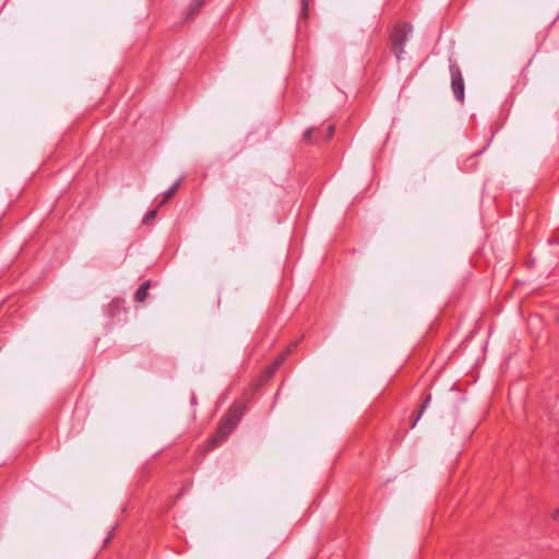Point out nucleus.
Segmentation results:
<instances>
[{"label": "nucleus", "instance_id": "1", "mask_svg": "<svg viewBox=\"0 0 559 559\" xmlns=\"http://www.w3.org/2000/svg\"><path fill=\"white\" fill-rule=\"evenodd\" d=\"M245 414V407L239 405H234L228 414L223 417L217 428L216 433L210 439L209 448L214 449L221 442L226 440V438L230 435V432L235 429L240 418Z\"/></svg>", "mask_w": 559, "mask_h": 559}, {"label": "nucleus", "instance_id": "2", "mask_svg": "<svg viewBox=\"0 0 559 559\" xmlns=\"http://www.w3.org/2000/svg\"><path fill=\"white\" fill-rule=\"evenodd\" d=\"M412 33V26L409 24H397L393 27L391 32V43H392V50L396 57L397 60L401 59L402 55L404 53L405 45L408 40V37Z\"/></svg>", "mask_w": 559, "mask_h": 559}, {"label": "nucleus", "instance_id": "3", "mask_svg": "<svg viewBox=\"0 0 559 559\" xmlns=\"http://www.w3.org/2000/svg\"><path fill=\"white\" fill-rule=\"evenodd\" d=\"M449 70L451 74V90L456 100H464V80L460 67L452 59L449 60Z\"/></svg>", "mask_w": 559, "mask_h": 559}, {"label": "nucleus", "instance_id": "4", "mask_svg": "<svg viewBox=\"0 0 559 559\" xmlns=\"http://www.w3.org/2000/svg\"><path fill=\"white\" fill-rule=\"evenodd\" d=\"M150 286H151L150 281H145L139 286V288L136 289V292L134 294V299L138 302H143L146 299V297L148 295Z\"/></svg>", "mask_w": 559, "mask_h": 559}, {"label": "nucleus", "instance_id": "5", "mask_svg": "<svg viewBox=\"0 0 559 559\" xmlns=\"http://www.w3.org/2000/svg\"><path fill=\"white\" fill-rule=\"evenodd\" d=\"M182 179H178L173 186L163 193V199L160 200L158 206H163L165 203L168 202L169 199L174 197V194L177 192L178 188L181 185Z\"/></svg>", "mask_w": 559, "mask_h": 559}, {"label": "nucleus", "instance_id": "6", "mask_svg": "<svg viewBox=\"0 0 559 559\" xmlns=\"http://www.w3.org/2000/svg\"><path fill=\"white\" fill-rule=\"evenodd\" d=\"M205 1L206 0H193L192 3L190 4L189 14L192 15L195 12H198Z\"/></svg>", "mask_w": 559, "mask_h": 559}, {"label": "nucleus", "instance_id": "7", "mask_svg": "<svg viewBox=\"0 0 559 559\" xmlns=\"http://www.w3.org/2000/svg\"><path fill=\"white\" fill-rule=\"evenodd\" d=\"M156 215H157L156 209L148 211L143 218V223L150 224L156 217Z\"/></svg>", "mask_w": 559, "mask_h": 559}, {"label": "nucleus", "instance_id": "8", "mask_svg": "<svg viewBox=\"0 0 559 559\" xmlns=\"http://www.w3.org/2000/svg\"><path fill=\"white\" fill-rule=\"evenodd\" d=\"M313 132H314L313 128L306 130V132L304 133V141L308 142V143L312 142L313 141L312 140Z\"/></svg>", "mask_w": 559, "mask_h": 559}, {"label": "nucleus", "instance_id": "9", "mask_svg": "<svg viewBox=\"0 0 559 559\" xmlns=\"http://www.w3.org/2000/svg\"><path fill=\"white\" fill-rule=\"evenodd\" d=\"M284 359H285V356H284V355L280 356V357L274 361V364L271 366V370H270V372H271V373H272V372H274V371H275V370L281 366V364L283 362V360H284Z\"/></svg>", "mask_w": 559, "mask_h": 559}, {"label": "nucleus", "instance_id": "10", "mask_svg": "<svg viewBox=\"0 0 559 559\" xmlns=\"http://www.w3.org/2000/svg\"><path fill=\"white\" fill-rule=\"evenodd\" d=\"M334 134V126L330 124L326 128V136L325 140H329Z\"/></svg>", "mask_w": 559, "mask_h": 559}, {"label": "nucleus", "instance_id": "11", "mask_svg": "<svg viewBox=\"0 0 559 559\" xmlns=\"http://www.w3.org/2000/svg\"><path fill=\"white\" fill-rule=\"evenodd\" d=\"M430 396H427V399L424 401L423 405H421V411H420V414L424 412V409L428 406L429 402H430Z\"/></svg>", "mask_w": 559, "mask_h": 559}, {"label": "nucleus", "instance_id": "12", "mask_svg": "<svg viewBox=\"0 0 559 559\" xmlns=\"http://www.w3.org/2000/svg\"><path fill=\"white\" fill-rule=\"evenodd\" d=\"M551 519H552L554 521H559V508H558V509H556V510L552 512V514H551Z\"/></svg>", "mask_w": 559, "mask_h": 559}, {"label": "nucleus", "instance_id": "13", "mask_svg": "<svg viewBox=\"0 0 559 559\" xmlns=\"http://www.w3.org/2000/svg\"><path fill=\"white\" fill-rule=\"evenodd\" d=\"M301 4H302V10L307 11V7H308L307 0H301Z\"/></svg>", "mask_w": 559, "mask_h": 559}, {"label": "nucleus", "instance_id": "14", "mask_svg": "<svg viewBox=\"0 0 559 559\" xmlns=\"http://www.w3.org/2000/svg\"><path fill=\"white\" fill-rule=\"evenodd\" d=\"M556 320H557V322H559V316L557 317V319H556Z\"/></svg>", "mask_w": 559, "mask_h": 559}]
</instances>
